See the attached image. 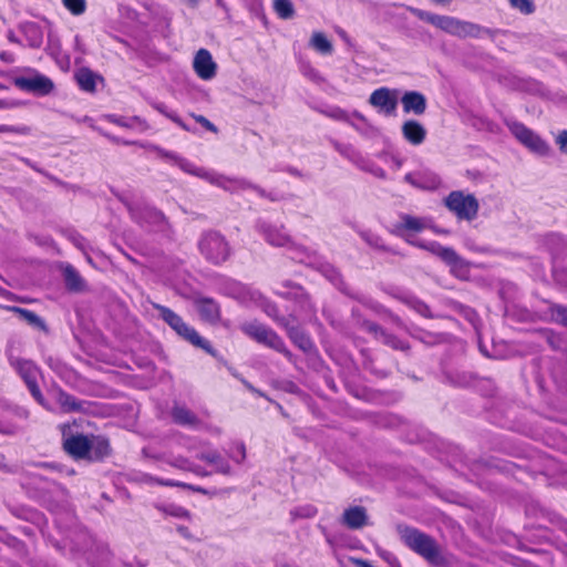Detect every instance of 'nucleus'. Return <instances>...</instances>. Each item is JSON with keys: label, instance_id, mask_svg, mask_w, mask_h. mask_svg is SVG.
Masks as SVG:
<instances>
[{"label": "nucleus", "instance_id": "f257e3e1", "mask_svg": "<svg viewBox=\"0 0 567 567\" xmlns=\"http://www.w3.org/2000/svg\"><path fill=\"white\" fill-rule=\"evenodd\" d=\"M158 154L167 163L177 166L184 173L202 178L214 186L223 188L226 192L235 193L245 189H252L260 197L268 198L271 202H277L281 199L279 195L275 193H269L261 188L260 186L252 184L246 178L229 177L214 169L196 166L193 162L178 155L175 152L159 150Z\"/></svg>", "mask_w": 567, "mask_h": 567}, {"label": "nucleus", "instance_id": "f03ea898", "mask_svg": "<svg viewBox=\"0 0 567 567\" xmlns=\"http://www.w3.org/2000/svg\"><path fill=\"white\" fill-rule=\"evenodd\" d=\"M286 248H287V255L290 259H292L297 262L313 267L320 274H322V276H324L333 286H336L338 289H340L342 292L349 295L351 298L357 299L359 302L363 303L364 306H369V307L372 306L371 298L364 296L363 293L350 292L347 289L339 270L331 264L323 260L315 251H311L310 249H308L301 245H297L293 241H290V244Z\"/></svg>", "mask_w": 567, "mask_h": 567}, {"label": "nucleus", "instance_id": "7ed1b4c3", "mask_svg": "<svg viewBox=\"0 0 567 567\" xmlns=\"http://www.w3.org/2000/svg\"><path fill=\"white\" fill-rule=\"evenodd\" d=\"M145 270L152 275L151 280L169 286L178 293H185L190 286V275L184 269L182 262L162 254L147 257L144 261Z\"/></svg>", "mask_w": 567, "mask_h": 567}, {"label": "nucleus", "instance_id": "20e7f679", "mask_svg": "<svg viewBox=\"0 0 567 567\" xmlns=\"http://www.w3.org/2000/svg\"><path fill=\"white\" fill-rule=\"evenodd\" d=\"M150 305L153 310L156 311V313L150 312V310L144 311L145 313L165 322L176 333V336L185 342L192 344L195 348L204 350L206 353L216 359H221L218 351L213 348L210 342L203 338L197 332V330L189 326L178 313L168 307L153 301H150Z\"/></svg>", "mask_w": 567, "mask_h": 567}, {"label": "nucleus", "instance_id": "39448f33", "mask_svg": "<svg viewBox=\"0 0 567 567\" xmlns=\"http://www.w3.org/2000/svg\"><path fill=\"white\" fill-rule=\"evenodd\" d=\"M409 10L420 20L425 21L451 35L460 38L478 35L480 27L474 23L450 16L432 13L417 8H409Z\"/></svg>", "mask_w": 567, "mask_h": 567}, {"label": "nucleus", "instance_id": "423d86ee", "mask_svg": "<svg viewBox=\"0 0 567 567\" xmlns=\"http://www.w3.org/2000/svg\"><path fill=\"white\" fill-rule=\"evenodd\" d=\"M400 535L403 543L427 563L436 566L443 563L440 546L430 535L414 527L401 528Z\"/></svg>", "mask_w": 567, "mask_h": 567}, {"label": "nucleus", "instance_id": "0eeeda50", "mask_svg": "<svg viewBox=\"0 0 567 567\" xmlns=\"http://www.w3.org/2000/svg\"><path fill=\"white\" fill-rule=\"evenodd\" d=\"M197 246L203 257L214 265H221L225 262L231 252L226 238L215 230L202 234Z\"/></svg>", "mask_w": 567, "mask_h": 567}, {"label": "nucleus", "instance_id": "6e6552de", "mask_svg": "<svg viewBox=\"0 0 567 567\" xmlns=\"http://www.w3.org/2000/svg\"><path fill=\"white\" fill-rule=\"evenodd\" d=\"M443 204L460 220L472 221L477 217L480 210L477 198L463 190H452L444 197Z\"/></svg>", "mask_w": 567, "mask_h": 567}, {"label": "nucleus", "instance_id": "1a4fd4ad", "mask_svg": "<svg viewBox=\"0 0 567 567\" xmlns=\"http://www.w3.org/2000/svg\"><path fill=\"white\" fill-rule=\"evenodd\" d=\"M425 229H434L431 217H420L402 213L399 215V220L392 225L391 233L403 238L410 245L416 246L421 240L416 239L415 235Z\"/></svg>", "mask_w": 567, "mask_h": 567}, {"label": "nucleus", "instance_id": "9d476101", "mask_svg": "<svg viewBox=\"0 0 567 567\" xmlns=\"http://www.w3.org/2000/svg\"><path fill=\"white\" fill-rule=\"evenodd\" d=\"M9 364L16 370V372L24 381L28 390L32 398L43 408H47V401L39 388L38 375L40 368L29 359L18 358L12 354L8 355Z\"/></svg>", "mask_w": 567, "mask_h": 567}, {"label": "nucleus", "instance_id": "9b49d317", "mask_svg": "<svg viewBox=\"0 0 567 567\" xmlns=\"http://www.w3.org/2000/svg\"><path fill=\"white\" fill-rule=\"evenodd\" d=\"M61 433L62 449L65 454L75 461L85 460L90 456V435L73 433L70 423L59 425Z\"/></svg>", "mask_w": 567, "mask_h": 567}, {"label": "nucleus", "instance_id": "f8f14e48", "mask_svg": "<svg viewBox=\"0 0 567 567\" xmlns=\"http://www.w3.org/2000/svg\"><path fill=\"white\" fill-rule=\"evenodd\" d=\"M505 124L515 138L532 153L538 156H547L549 154L550 146L548 143L533 130L513 118H506Z\"/></svg>", "mask_w": 567, "mask_h": 567}, {"label": "nucleus", "instance_id": "ddd939ff", "mask_svg": "<svg viewBox=\"0 0 567 567\" xmlns=\"http://www.w3.org/2000/svg\"><path fill=\"white\" fill-rule=\"evenodd\" d=\"M241 331L258 343L282 353L289 360L292 358V353L286 348L284 340L269 327L257 321H252L244 323L241 326Z\"/></svg>", "mask_w": 567, "mask_h": 567}, {"label": "nucleus", "instance_id": "4468645a", "mask_svg": "<svg viewBox=\"0 0 567 567\" xmlns=\"http://www.w3.org/2000/svg\"><path fill=\"white\" fill-rule=\"evenodd\" d=\"M27 71L32 73V76H17L12 80L17 89L37 96H47L54 91V82L49 76L40 73L35 69L29 68Z\"/></svg>", "mask_w": 567, "mask_h": 567}, {"label": "nucleus", "instance_id": "2eb2a0df", "mask_svg": "<svg viewBox=\"0 0 567 567\" xmlns=\"http://www.w3.org/2000/svg\"><path fill=\"white\" fill-rule=\"evenodd\" d=\"M219 290L225 296L243 303L257 302L261 298V293L258 290L230 278H224L220 281Z\"/></svg>", "mask_w": 567, "mask_h": 567}, {"label": "nucleus", "instance_id": "dca6fc26", "mask_svg": "<svg viewBox=\"0 0 567 567\" xmlns=\"http://www.w3.org/2000/svg\"><path fill=\"white\" fill-rule=\"evenodd\" d=\"M155 109L163 113L165 116L171 118L177 125H179L183 130L187 132H195L196 127L194 124L199 123L204 128L209 132L217 133V127L213 124L208 118L203 115H192L187 121L182 120L175 111L169 110L164 104H156Z\"/></svg>", "mask_w": 567, "mask_h": 567}, {"label": "nucleus", "instance_id": "f3484780", "mask_svg": "<svg viewBox=\"0 0 567 567\" xmlns=\"http://www.w3.org/2000/svg\"><path fill=\"white\" fill-rule=\"evenodd\" d=\"M195 457L207 465L212 466V475L214 473L221 475H230L231 466L227 460L218 450L207 446L195 454Z\"/></svg>", "mask_w": 567, "mask_h": 567}, {"label": "nucleus", "instance_id": "a211bd4d", "mask_svg": "<svg viewBox=\"0 0 567 567\" xmlns=\"http://www.w3.org/2000/svg\"><path fill=\"white\" fill-rule=\"evenodd\" d=\"M369 103L385 115H394L398 106V91L380 87L372 92Z\"/></svg>", "mask_w": 567, "mask_h": 567}, {"label": "nucleus", "instance_id": "6ab92c4d", "mask_svg": "<svg viewBox=\"0 0 567 567\" xmlns=\"http://www.w3.org/2000/svg\"><path fill=\"white\" fill-rule=\"evenodd\" d=\"M193 69L196 75L204 81H209L217 74V63L207 49H199L196 52L193 60Z\"/></svg>", "mask_w": 567, "mask_h": 567}, {"label": "nucleus", "instance_id": "aec40b11", "mask_svg": "<svg viewBox=\"0 0 567 567\" xmlns=\"http://www.w3.org/2000/svg\"><path fill=\"white\" fill-rule=\"evenodd\" d=\"M415 247L431 251L433 255L439 256L446 265L455 269L464 267V259H462L454 249L444 247L437 241H423L421 240Z\"/></svg>", "mask_w": 567, "mask_h": 567}, {"label": "nucleus", "instance_id": "412c9836", "mask_svg": "<svg viewBox=\"0 0 567 567\" xmlns=\"http://www.w3.org/2000/svg\"><path fill=\"white\" fill-rule=\"evenodd\" d=\"M404 181L410 185L424 190H435L442 184L441 177L430 169H420L408 173L404 176Z\"/></svg>", "mask_w": 567, "mask_h": 567}, {"label": "nucleus", "instance_id": "4be33fe9", "mask_svg": "<svg viewBox=\"0 0 567 567\" xmlns=\"http://www.w3.org/2000/svg\"><path fill=\"white\" fill-rule=\"evenodd\" d=\"M256 228L271 246L287 247L291 241L289 235L284 230V227H278L264 220H258Z\"/></svg>", "mask_w": 567, "mask_h": 567}, {"label": "nucleus", "instance_id": "5701e85b", "mask_svg": "<svg viewBox=\"0 0 567 567\" xmlns=\"http://www.w3.org/2000/svg\"><path fill=\"white\" fill-rule=\"evenodd\" d=\"M194 305L202 321L209 324H217L219 322L221 310L216 300L209 297H198Z\"/></svg>", "mask_w": 567, "mask_h": 567}, {"label": "nucleus", "instance_id": "b1692460", "mask_svg": "<svg viewBox=\"0 0 567 567\" xmlns=\"http://www.w3.org/2000/svg\"><path fill=\"white\" fill-rule=\"evenodd\" d=\"M389 293L393 298L400 300L401 302L406 305L409 308H411L412 310H414L415 312L421 315L422 317L434 318L429 306L424 301L420 300L414 295H412L410 291L404 290L399 287H393V288H390Z\"/></svg>", "mask_w": 567, "mask_h": 567}, {"label": "nucleus", "instance_id": "393cba45", "mask_svg": "<svg viewBox=\"0 0 567 567\" xmlns=\"http://www.w3.org/2000/svg\"><path fill=\"white\" fill-rule=\"evenodd\" d=\"M363 328L365 331L371 333L378 341L389 346L394 350L406 351L409 349V344L406 341L399 339L394 334L386 332L380 326L371 321H364Z\"/></svg>", "mask_w": 567, "mask_h": 567}, {"label": "nucleus", "instance_id": "a878e982", "mask_svg": "<svg viewBox=\"0 0 567 567\" xmlns=\"http://www.w3.org/2000/svg\"><path fill=\"white\" fill-rule=\"evenodd\" d=\"M284 290L278 291V295L285 298H291L299 302L301 311L305 313L306 318H310L313 313V306L305 292L303 288L299 285L286 282L282 286Z\"/></svg>", "mask_w": 567, "mask_h": 567}, {"label": "nucleus", "instance_id": "bb28decb", "mask_svg": "<svg viewBox=\"0 0 567 567\" xmlns=\"http://www.w3.org/2000/svg\"><path fill=\"white\" fill-rule=\"evenodd\" d=\"M55 400L63 413H86L89 411L90 403L87 401L79 400L63 389L58 390Z\"/></svg>", "mask_w": 567, "mask_h": 567}, {"label": "nucleus", "instance_id": "cd10ccee", "mask_svg": "<svg viewBox=\"0 0 567 567\" xmlns=\"http://www.w3.org/2000/svg\"><path fill=\"white\" fill-rule=\"evenodd\" d=\"M173 421L182 426H187L193 430H199L203 426V421L185 405L174 404L171 411Z\"/></svg>", "mask_w": 567, "mask_h": 567}, {"label": "nucleus", "instance_id": "c85d7f7f", "mask_svg": "<svg viewBox=\"0 0 567 567\" xmlns=\"http://www.w3.org/2000/svg\"><path fill=\"white\" fill-rule=\"evenodd\" d=\"M90 462H102L112 454L111 442L104 435H90Z\"/></svg>", "mask_w": 567, "mask_h": 567}, {"label": "nucleus", "instance_id": "c756f323", "mask_svg": "<svg viewBox=\"0 0 567 567\" xmlns=\"http://www.w3.org/2000/svg\"><path fill=\"white\" fill-rule=\"evenodd\" d=\"M282 327L287 330L291 341L303 352H309L313 348L311 339L295 323L293 318L291 320H284Z\"/></svg>", "mask_w": 567, "mask_h": 567}, {"label": "nucleus", "instance_id": "7c9ffc66", "mask_svg": "<svg viewBox=\"0 0 567 567\" xmlns=\"http://www.w3.org/2000/svg\"><path fill=\"white\" fill-rule=\"evenodd\" d=\"M74 79L80 90L87 93H95L97 90V82H103V78L100 74L93 72L86 66L80 68L75 72Z\"/></svg>", "mask_w": 567, "mask_h": 567}, {"label": "nucleus", "instance_id": "2f4dec72", "mask_svg": "<svg viewBox=\"0 0 567 567\" xmlns=\"http://www.w3.org/2000/svg\"><path fill=\"white\" fill-rule=\"evenodd\" d=\"M147 224L152 230L163 236H168L169 225L165 216L154 207L144 205V225Z\"/></svg>", "mask_w": 567, "mask_h": 567}, {"label": "nucleus", "instance_id": "473e14b6", "mask_svg": "<svg viewBox=\"0 0 567 567\" xmlns=\"http://www.w3.org/2000/svg\"><path fill=\"white\" fill-rule=\"evenodd\" d=\"M64 285L70 292H82L86 289V282L74 266L65 264L61 267Z\"/></svg>", "mask_w": 567, "mask_h": 567}, {"label": "nucleus", "instance_id": "72a5a7b5", "mask_svg": "<svg viewBox=\"0 0 567 567\" xmlns=\"http://www.w3.org/2000/svg\"><path fill=\"white\" fill-rule=\"evenodd\" d=\"M401 103L405 113L422 115L426 110V99L417 91H406L401 97Z\"/></svg>", "mask_w": 567, "mask_h": 567}, {"label": "nucleus", "instance_id": "f704fd0d", "mask_svg": "<svg viewBox=\"0 0 567 567\" xmlns=\"http://www.w3.org/2000/svg\"><path fill=\"white\" fill-rule=\"evenodd\" d=\"M342 524L351 529H360L368 524L367 511L362 506H352L344 511Z\"/></svg>", "mask_w": 567, "mask_h": 567}, {"label": "nucleus", "instance_id": "c9c22d12", "mask_svg": "<svg viewBox=\"0 0 567 567\" xmlns=\"http://www.w3.org/2000/svg\"><path fill=\"white\" fill-rule=\"evenodd\" d=\"M402 134L410 144L420 145L426 137V130L417 121L409 120L402 125Z\"/></svg>", "mask_w": 567, "mask_h": 567}, {"label": "nucleus", "instance_id": "e433bc0d", "mask_svg": "<svg viewBox=\"0 0 567 567\" xmlns=\"http://www.w3.org/2000/svg\"><path fill=\"white\" fill-rule=\"evenodd\" d=\"M145 483H147V484L156 483V484L164 485V486L181 487V488L188 489V491L199 493L203 495H214L215 494V492H210V491H208L202 486H198V485L187 484V483H184L181 481H175V480L156 478V477H153V476L146 475V474H144V484Z\"/></svg>", "mask_w": 567, "mask_h": 567}, {"label": "nucleus", "instance_id": "4c0bfd02", "mask_svg": "<svg viewBox=\"0 0 567 567\" xmlns=\"http://www.w3.org/2000/svg\"><path fill=\"white\" fill-rule=\"evenodd\" d=\"M169 464L178 470L192 472L199 477H207L212 475V472H207V470H205L203 466L197 465L183 456L174 457L172 461H169Z\"/></svg>", "mask_w": 567, "mask_h": 567}, {"label": "nucleus", "instance_id": "58836bf2", "mask_svg": "<svg viewBox=\"0 0 567 567\" xmlns=\"http://www.w3.org/2000/svg\"><path fill=\"white\" fill-rule=\"evenodd\" d=\"M11 310L14 313H17L20 319L24 320L28 324L38 328L39 330L48 331L45 321L41 317H39L34 311L19 307H12Z\"/></svg>", "mask_w": 567, "mask_h": 567}, {"label": "nucleus", "instance_id": "ea45409f", "mask_svg": "<svg viewBox=\"0 0 567 567\" xmlns=\"http://www.w3.org/2000/svg\"><path fill=\"white\" fill-rule=\"evenodd\" d=\"M405 329L412 338L429 346L439 344L445 340V334L443 333H433L419 328Z\"/></svg>", "mask_w": 567, "mask_h": 567}, {"label": "nucleus", "instance_id": "a19ab883", "mask_svg": "<svg viewBox=\"0 0 567 567\" xmlns=\"http://www.w3.org/2000/svg\"><path fill=\"white\" fill-rule=\"evenodd\" d=\"M360 237L373 249L396 254V251L390 247H388L383 239L371 230H360L359 231Z\"/></svg>", "mask_w": 567, "mask_h": 567}, {"label": "nucleus", "instance_id": "79ce46f5", "mask_svg": "<svg viewBox=\"0 0 567 567\" xmlns=\"http://www.w3.org/2000/svg\"><path fill=\"white\" fill-rule=\"evenodd\" d=\"M299 70L303 76L318 85H321L326 82V79L316 68L311 65L309 61L301 60L299 62Z\"/></svg>", "mask_w": 567, "mask_h": 567}, {"label": "nucleus", "instance_id": "37998d69", "mask_svg": "<svg viewBox=\"0 0 567 567\" xmlns=\"http://www.w3.org/2000/svg\"><path fill=\"white\" fill-rule=\"evenodd\" d=\"M333 147L343 157L353 162V164L361 163L363 159L361 154L351 144H344L333 141Z\"/></svg>", "mask_w": 567, "mask_h": 567}, {"label": "nucleus", "instance_id": "c03bdc74", "mask_svg": "<svg viewBox=\"0 0 567 567\" xmlns=\"http://www.w3.org/2000/svg\"><path fill=\"white\" fill-rule=\"evenodd\" d=\"M310 45L321 54L332 53V44L322 32H315L312 34Z\"/></svg>", "mask_w": 567, "mask_h": 567}, {"label": "nucleus", "instance_id": "a18cd8bd", "mask_svg": "<svg viewBox=\"0 0 567 567\" xmlns=\"http://www.w3.org/2000/svg\"><path fill=\"white\" fill-rule=\"evenodd\" d=\"M547 313L553 322L567 327V306L549 303Z\"/></svg>", "mask_w": 567, "mask_h": 567}, {"label": "nucleus", "instance_id": "49530a36", "mask_svg": "<svg viewBox=\"0 0 567 567\" xmlns=\"http://www.w3.org/2000/svg\"><path fill=\"white\" fill-rule=\"evenodd\" d=\"M317 513L318 509L311 504L300 505L290 511V515L293 520L298 518H311L316 516Z\"/></svg>", "mask_w": 567, "mask_h": 567}, {"label": "nucleus", "instance_id": "de8ad7c7", "mask_svg": "<svg viewBox=\"0 0 567 567\" xmlns=\"http://www.w3.org/2000/svg\"><path fill=\"white\" fill-rule=\"evenodd\" d=\"M257 302H260L266 315L268 317H270L271 319H274L276 322H278V324L282 326L284 320H291V318L279 317V311H278L277 306L275 303L264 299L262 297Z\"/></svg>", "mask_w": 567, "mask_h": 567}, {"label": "nucleus", "instance_id": "09e8293b", "mask_svg": "<svg viewBox=\"0 0 567 567\" xmlns=\"http://www.w3.org/2000/svg\"><path fill=\"white\" fill-rule=\"evenodd\" d=\"M274 8L277 14L282 19L291 18L295 12L290 0H275Z\"/></svg>", "mask_w": 567, "mask_h": 567}, {"label": "nucleus", "instance_id": "8fccbe9b", "mask_svg": "<svg viewBox=\"0 0 567 567\" xmlns=\"http://www.w3.org/2000/svg\"><path fill=\"white\" fill-rule=\"evenodd\" d=\"M546 244L554 256H559L561 252L560 246L565 247L567 241L558 234H550L547 236Z\"/></svg>", "mask_w": 567, "mask_h": 567}, {"label": "nucleus", "instance_id": "3c124183", "mask_svg": "<svg viewBox=\"0 0 567 567\" xmlns=\"http://www.w3.org/2000/svg\"><path fill=\"white\" fill-rule=\"evenodd\" d=\"M25 33L30 35V47L39 48L42 44V32L35 23L27 24Z\"/></svg>", "mask_w": 567, "mask_h": 567}, {"label": "nucleus", "instance_id": "603ef678", "mask_svg": "<svg viewBox=\"0 0 567 567\" xmlns=\"http://www.w3.org/2000/svg\"><path fill=\"white\" fill-rule=\"evenodd\" d=\"M64 8L73 16H81L86 10L85 0H62Z\"/></svg>", "mask_w": 567, "mask_h": 567}, {"label": "nucleus", "instance_id": "864d4df0", "mask_svg": "<svg viewBox=\"0 0 567 567\" xmlns=\"http://www.w3.org/2000/svg\"><path fill=\"white\" fill-rule=\"evenodd\" d=\"M228 457L237 464H241L246 458V447L241 442H236L228 452Z\"/></svg>", "mask_w": 567, "mask_h": 567}, {"label": "nucleus", "instance_id": "5fc2aeb1", "mask_svg": "<svg viewBox=\"0 0 567 567\" xmlns=\"http://www.w3.org/2000/svg\"><path fill=\"white\" fill-rule=\"evenodd\" d=\"M163 511L165 514L177 518H189L190 516L189 512L186 508L175 504H168L164 506Z\"/></svg>", "mask_w": 567, "mask_h": 567}, {"label": "nucleus", "instance_id": "6e6d98bb", "mask_svg": "<svg viewBox=\"0 0 567 567\" xmlns=\"http://www.w3.org/2000/svg\"><path fill=\"white\" fill-rule=\"evenodd\" d=\"M322 113H324L327 116L333 118V120H337V121H342V122H350V114L338 107V106H332V107H329L328 110L326 111H322Z\"/></svg>", "mask_w": 567, "mask_h": 567}, {"label": "nucleus", "instance_id": "4d7b16f0", "mask_svg": "<svg viewBox=\"0 0 567 567\" xmlns=\"http://www.w3.org/2000/svg\"><path fill=\"white\" fill-rule=\"evenodd\" d=\"M509 4L524 14H530L535 11V6L532 0H508Z\"/></svg>", "mask_w": 567, "mask_h": 567}, {"label": "nucleus", "instance_id": "13d9d810", "mask_svg": "<svg viewBox=\"0 0 567 567\" xmlns=\"http://www.w3.org/2000/svg\"><path fill=\"white\" fill-rule=\"evenodd\" d=\"M355 165L365 171V172H369L371 173L372 175H374L375 177H379V178H385V172L383 168H381L380 166H378L377 164L374 163H367L362 159L361 163H355Z\"/></svg>", "mask_w": 567, "mask_h": 567}, {"label": "nucleus", "instance_id": "bf43d9fd", "mask_svg": "<svg viewBox=\"0 0 567 567\" xmlns=\"http://www.w3.org/2000/svg\"><path fill=\"white\" fill-rule=\"evenodd\" d=\"M554 279L565 287H567V269H557L555 268L554 271Z\"/></svg>", "mask_w": 567, "mask_h": 567}, {"label": "nucleus", "instance_id": "052dcab7", "mask_svg": "<svg viewBox=\"0 0 567 567\" xmlns=\"http://www.w3.org/2000/svg\"><path fill=\"white\" fill-rule=\"evenodd\" d=\"M200 430L209 433L213 436H220L221 433H223V430L219 426L213 425V424H208V423H205V422H203V426H202Z\"/></svg>", "mask_w": 567, "mask_h": 567}, {"label": "nucleus", "instance_id": "680f3d73", "mask_svg": "<svg viewBox=\"0 0 567 567\" xmlns=\"http://www.w3.org/2000/svg\"><path fill=\"white\" fill-rule=\"evenodd\" d=\"M27 132L25 127H17L12 125H0V133H13V134H24Z\"/></svg>", "mask_w": 567, "mask_h": 567}, {"label": "nucleus", "instance_id": "e2e57ef3", "mask_svg": "<svg viewBox=\"0 0 567 567\" xmlns=\"http://www.w3.org/2000/svg\"><path fill=\"white\" fill-rule=\"evenodd\" d=\"M560 151L567 155V130L560 132L556 138Z\"/></svg>", "mask_w": 567, "mask_h": 567}, {"label": "nucleus", "instance_id": "0e129e2a", "mask_svg": "<svg viewBox=\"0 0 567 567\" xmlns=\"http://www.w3.org/2000/svg\"><path fill=\"white\" fill-rule=\"evenodd\" d=\"M0 60L7 64H11L16 61V55L10 51H1Z\"/></svg>", "mask_w": 567, "mask_h": 567}, {"label": "nucleus", "instance_id": "69168bd1", "mask_svg": "<svg viewBox=\"0 0 567 567\" xmlns=\"http://www.w3.org/2000/svg\"><path fill=\"white\" fill-rule=\"evenodd\" d=\"M451 269H452V271H453L456 276H460V277L465 276V275L467 274V271H468V268H467V265H466V262H465V261H464V267H463V268L457 267V268H455V269H453V268H451Z\"/></svg>", "mask_w": 567, "mask_h": 567}, {"label": "nucleus", "instance_id": "338daca9", "mask_svg": "<svg viewBox=\"0 0 567 567\" xmlns=\"http://www.w3.org/2000/svg\"><path fill=\"white\" fill-rule=\"evenodd\" d=\"M385 558L393 567H401L399 560L390 553H386Z\"/></svg>", "mask_w": 567, "mask_h": 567}, {"label": "nucleus", "instance_id": "774afa93", "mask_svg": "<svg viewBox=\"0 0 567 567\" xmlns=\"http://www.w3.org/2000/svg\"><path fill=\"white\" fill-rule=\"evenodd\" d=\"M177 530H178V533H179L182 536H184V537H186V538H188V537L190 536V535H189V530H188V528H187V527H185V526H178V527H177Z\"/></svg>", "mask_w": 567, "mask_h": 567}]
</instances>
